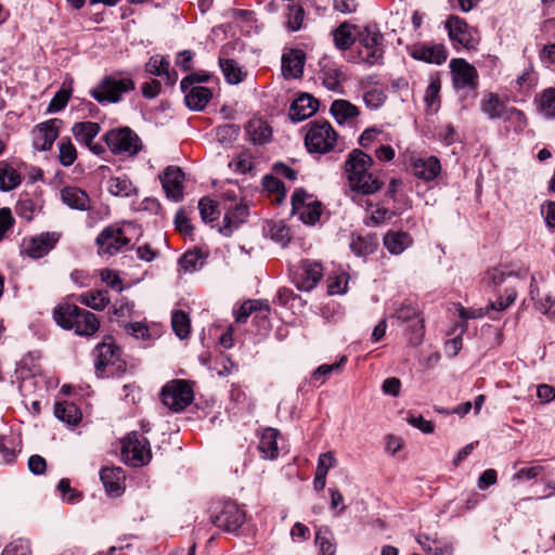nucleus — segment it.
<instances>
[{"label":"nucleus","mask_w":555,"mask_h":555,"mask_svg":"<svg viewBox=\"0 0 555 555\" xmlns=\"http://www.w3.org/2000/svg\"><path fill=\"white\" fill-rule=\"evenodd\" d=\"M293 212L298 215L305 224H314L321 217L322 205L305 190H296L292 196Z\"/></svg>","instance_id":"nucleus-9"},{"label":"nucleus","mask_w":555,"mask_h":555,"mask_svg":"<svg viewBox=\"0 0 555 555\" xmlns=\"http://www.w3.org/2000/svg\"><path fill=\"white\" fill-rule=\"evenodd\" d=\"M210 89L202 86H191L184 92V100L192 111H203L211 99Z\"/></svg>","instance_id":"nucleus-26"},{"label":"nucleus","mask_w":555,"mask_h":555,"mask_svg":"<svg viewBox=\"0 0 555 555\" xmlns=\"http://www.w3.org/2000/svg\"><path fill=\"white\" fill-rule=\"evenodd\" d=\"M21 183L20 173L10 166L0 167V190L11 191Z\"/></svg>","instance_id":"nucleus-45"},{"label":"nucleus","mask_w":555,"mask_h":555,"mask_svg":"<svg viewBox=\"0 0 555 555\" xmlns=\"http://www.w3.org/2000/svg\"><path fill=\"white\" fill-rule=\"evenodd\" d=\"M62 202L72 209L86 211L91 209L89 195L77 186H65L61 190Z\"/></svg>","instance_id":"nucleus-22"},{"label":"nucleus","mask_w":555,"mask_h":555,"mask_svg":"<svg viewBox=\"0 0 555 555\" xmlns=\"http://www.w3.org/2000/svg\"><path fill=\"white\" fill-rule=\"evenodd\" d=\"M416 60L427 63L441 64L448 57V51L443 44L421 46L414 49L412 53Z\"/></svg>","instance_id":"nucleus-24"},{"label":"nucleus","mask_w":555,"mask_h":555,"mask_svg":"<svg viewBox=\"0 0 555 555\" xmlns=\"http://www.w3.org/2000/svg\"><path fill=\"white\" fill-rule=\"evenodd\" d=\"M480 108L490 119L503 118L507 112L505 104L494 93H488L482 98Z\"/></svg>","instance_id":"nucleus-32"},{"label":"nucleus","mask_w":555,"mask_h":555,"mask_svg":"<svg viewBox=\"0 0 555 555\" xmlns=\"http://www.w3.org/2000/svg\"><path fill=\"white\" fill-rule=\"evenodd\" d=\"M219 64L229 83L236 85L243 80L244 74L235 61L220 59Z\"/></svg>","instance_id":"nucleus-43"},{"label":"nucleus","mask_w":555,"mask_h":555,"mask_svg":"<svg viewBox=\"0 0 555 555\" xmlns=\"http://www.w3.org/2000/svg\"><path fill=\"white\" fill-rule=\"evenodd\" d=\"M100 130V125L92 121L76 122L72 128V132L76 141L89 147V150L96 155L104 152L102 144L93 143V140L99 134Z\"/></svg>","instance_id":"nucleus-15"},{"label":"nucleus","mask_w":555,"mask_h":555,"mask_svg":"<svg viewBox=\"0 0 555 555\" xmlns=\"http://www.w3.org/2000/svg\"><path fill=\"white\" fill-rule=\"evenodd\" d=\"M357 40L365 53V60L370 64L377 63L384 54V36L376 24H367L357 31Z\"/></svg>","instance_id":"nucleus-5"},{"label":"nucleus","mask_w":555,"mask_h":555,"mask_svg":"<svg viewBox=\"0 0 555 555\" xmlns=\"http://www.w3.org/2000/svg\"><path fill=\"white\" fill-rule=\"evenodd\" d=\"M410 167L413 175L424 181H433L441 172V164L436 156H412Z\"/></svg>","instance_id":"nucleus-16"},{"label":"nucleus","mask_w":555,"mask_h":555,"mask_svg":"<svg viewBox=\"0 0 555 555\" xmlns=\"http://www.w3.org/2000/svg\"><path fill=\"white\" fill-rule=\"evenodd\" d=\"M234 169L241 173H246L254 168V158L249 152L241 153L233 163L230 164Z\"/></svg>","instance_id":"nucleus-59"},{"label":"nucleus","mask_w":555,"mask_h":555,"mask_svg":"<svg viewBox=\"0 0 555 555\" xmlns=\"http://www.w3.org/2000/svg\"><path fill=\"white\" fill-rule=\"evenodd\" d=\"M78 301L93 310L102 311L109 304V297L106 291H93L80 294Z\"/></svg>","instance_id":"nucleus-37"},{"label":"nucleus","mask_w":555,"mask_h":555,"mask_svg":"<svg viewBox=\"0 0 555 555\" xmlns=\"http://www.w3.org/2000/svg\"><path fill=\"white\" fill-rule=\"evenodd\" d=\"M372 165L373 159L370 155L358 149L351 151L346 162L348 182L356 181L357 183L361 177H366V175L371 173L370 167Z\"/></svg>","instance_id":"nucleus-14"},{"label":"nucleus","mask_w":555,"mask_h":555,"mask_svg":"<svg viewBox=\"0 0 555 555\" xmlns=\"http://www.w3.org/2000/svg\"><path fill=\"white\" fill-rule=\"evenodd\" d=\"M57 490L62 494V501L65 503L74 504L79 502L81 494L70 487L69 479L63 478L57 483Z\"/></svg>","instance_id":"nucleus-52"},{"label":"nucleus","mask_w":555,"mask_h":555,"mask_svg":"<svg viewBox=\"0 0 555 555\" xmlns=\"http://www.w3.org/2000/svg\"><path fill=\"white\" fill-rule=\"evenodd\" d=\"M205 256L201 250L186 251L179 260V264L185 272H192L203 267Z\"/></svg>","instance_id":"nucleus-44"},{"label":"nucleus","mask_w":555,"mask_h":555,"mask_svg":"<svg viewBox=\"0 0 555 555\" xmlns=\"http://www.w3.org/2000/svg\"><path fill=\"white\" fill-rule=\"evenodd\" d=\"M69 98H70L69 91H67L65 89L59 90L55 93V95L53 96V99L51 100V102L48 106V111L50 113L60 112L61 109H63L66 106Z\"/></svg>","instance_id":"nucleus-61"},{"label":"nucleus","mask_w":555,"mask_h":555,"mask_svg":"<svg viewBox=\"0 0 555 555\" xmlns=\"http://www.w3.org/2000/svg\"><path fill=\"white\" fill-rule=\"evenodd\" d=\"M54 415L57 420L69 426H75L81 420V412L72 402H56L54 405Z\"/></svg>","instance_id":"nucleus-33"},{"label":"nucleus","mask_w":555,"mask_h":555,"mask_svg":"<svg viewBox=\"0 0 555 555\" xmlns=\"http://www.w3.org/2000/svg\"><path fill=\"white\" fill-rule=\"evenodd\" d=\"M359 27L348 22L341 23L333 30V40L337 49L346 51L357 41Z\"/></svg>","instance_id":"nucleus-25"},{"label":"nucleus","mask_w":555,"mask_h":555,"mask_svg":"<svg viewBox=\"0 0 555 555\" xmlns=\"http://www.w3.org/2000/svg\"><path fill=\"white\" fill-rule=\"evenodd\" d=\"M53 319L61 327L65 330L74 328L75 333L81 336H91L100 327V321L94 313L72 304L55 307Z\"/></svg>","instance_id":"nucleus-1"},{"label":"nucleus","mask_w":555,"mask_h":555,"mask_svg":"<svg viewBox=\"0 0 555 555\" xmlns=\"http://www.w3.org/2000/svg\"><path fill=\"white\" fill-rule=\"evenodd\" d=\"M305 57L300 51H292L282 57V72L285 78H298L302 74Z\"/></svg>","instance_id":"nucleus-30"},{"label":"nucleus","mask_w":555,"mask_h":555,"mask_svg":"<svg viewBox=\"0 0 555 555\" xmlns=\"http://www.w3.org/2000/svg\"><path fill=\"white\" fill-rule=\"evenodd\" d=\"M305 144L310 153L325 154L334 150L337 133L327 120H315L308 124Z\"/></svg>","instance_id":"nucleus-2"},{"label":"nucleus","mask_w":555,"mask_h":555,"mask_svg":"<svg viewBox=\"0 0 555 555\" xmlns=\"http://www.w3.org/2000/svg\"><path fill=\"white\" fill-rule=\"evenodd\" d=\"M101 481L105 490L114 495H119L124 488L125 473L120 467H105L100 472Z\"/></svg>","instance_id":"nucleus-23"},{"label":"nucleus","mask_w":555,"mask_h":555,"mask_svg":"<svg viewBox=\"0 0 555 555\" xmlns=\"http://www.w3.org/2000/svg\"><path fill=\"white\" fill-rule=\"evenodd\" d=\"M305 11L299 5H292L287 14V26L291 30H299L302 26Z\"/></svg>","instance_id":"nucleus-58"},{"label":"nucleus","mask_w":555,"mask_h":555,"mask_svg":"<svg viewBox=\"0 0 555 555\" xmlns=\"http://www.w3.org/2000/svg\"><path fill=\"white\" fill-rule=\"evenodd\" d=\"M121 456L127 465L133 467L147 464L151 460L149 441L137 433L129 434L122 442Z\"/></svg>","instance_id":"nucleus-6"},{"label":"nucleus","mask_w":555,"mask_h":555,"mask_svg":"<svg viewBox=\"0 0 555 555\" xmlns=\"http://www.w3.org/2000/svg\"><path fill=\"white\" fill-rule=\"evenodd\" d=\"M171 326L175 334L184 339L190 335L191 320L188 313L182 310H177L171 315Z\"/></svg>","instance_id":"nucleus-41"},{"label":"nucleus","mask_w":555,"mask_h":555,"mask_svg":"<svg viewBox=\"0 0 555 555\" xmlns=\"http://www.w3.org/2000/svg\"><path fill=\"white\" fill-rule=\"evenodd\" d=\"M323 86L332 91H340L344 81L343 72L334 65H324L320 72Z\"/></svg>","instance_id":"nucleus-35"},{"label":"nucleus","mask_w":555,"mask_h":555,"mask_svg":"<svg viewBox=\"0 0 555 555\" xmlns=\"http://www.w3.org/2000/svg\"><path fill=\"white\" fill-rule=\"evenodd\" d=\"M455 309L457 311L460 319L462 320V323L460 324L461 334L466 332V330H467L466 321L468 319H479L485 315V312L482 309H473V308L466 309L461 305H457L455 307Z\"/></svg>","instance_id":"nucleus-57"},{"label":"nucleus","mask_w":555,"mask_h":555,"mask_svg":"<svg viewBox=\"0 0 555 555\" xmlns=\"http://www.w3.org/2000/svg\"><path fill=\"white\" fill-rule=\"evenodd\" d=\"M409 234L404 232L389 231L384 237V245L393 255L401 254L411 244Z\"/></svg>","instance_id":"nucleus-36"},{"label":"nucleus","mask_w":555,"mask_h":555,"mask_svg":"<svg viewBox=\"0 0 555 555\" xmlns=\"http://www.w3.org/2000/svg\"><path fill=\"white\" fill-rule=\"evenodd\" d=\"M1 555H31L30 543L25 539H16L4 547Z\"/></svg>","instance_id":"nucleus-53"},{"label":"nucleus","mask_w":555,"mask_h":555,"mask_svg":"<svg viewBox=\"0 0 555 555\" xmlns=\"http://www.w3.org/2000/svg\"><path fill=\"white\" fill-rule=\"evenodd\" d=\"M104 140L111 152L115 155L134 156L142 149L140 138L128 127L107 131Z\"/></svg>","instance_id":"nucleus-3"},{"label":"nucleus","mask_w":555,"mask_h":555,"mask_svg":"<svg viewBox=\"0 0 555 555\" xmlns=\"http://www.w3.org/2000/svg\"><path fill=\"white\" fill-rule=\"evenodd\" d=\"M145 70L155 76H169V62L160 55H154L145 65Z\"/></svg>","instance_id":"nucleus-47"},{"label":"nucleus","mask_w":555,"mask_h":555,"mask_svg":"<svg viewBox=\"0 0 555 555\" xmlns=\"http://www.w3.org/2000/svg\"><path fill=\"white\" fill-rule=\"evenodd\" d=\"M162 185L169 198L180 201L183 196L184 173L180 167L169 166L160 176Z\"/></svg>","instance_id":"nucleus-18"},{"label":"nucleus","mask_w":555,"mask_h":555,"mask_svg":"<svg viewBox=\"0 0 555 555\" xmlns=\"http://www.w3.org/2000/svg\"><path fill=\"white\" fill-rule=\"evenodd\" d=\"M453 85L456 89H476L478 73L476 68L464 59H453L450 62Z\"/></svg>","instance_id":"nucleus-11"},{"label":"nucleus","mask_w":555,"mask_h":555,"mask_svg":"<svg viewBox=\"0 0 555 555\" xmlns=\"http://www.w3.org/2000/svg\"><path fill=\"white\" fill-rule=\"evenodd\" d=\"M134 305L126 299L117 301L113 307V314L115 320L122 327V324L127 323L126 320L131 318L133 314Z\"/></svg>","instance_id":"nucleus-48"},{"label":"nucleus","mask_w":555,"mask_h":555,"mask_svg":"<svg viewBox=\"0 0 555 555\" xmlns=\"http://www.w3.org/2000/svg\"><path fill=\"white\" fill-rule=\"evenodd\" d=\"M319 108V102L310 94H301L292 104L289 117L294 121H301L312 116Z\"/></svg>","instance_id":"nucleus-21"},{"label":"nucleus","mask_w":555,"mask_h":555,"mask_svg":"<svg viewBox=\"0 0 555 555\" xmlns=\"http://www.w3.org/2000/svg\"><path fill=\"white\" fill-rule=\"evenodd\" d=\"M406 421L411 426L420 429L424 434H433L435 430L434 424L425 420L422 415H410Z\"/></svg>","instance_id":"nucleus-62"},{"label":"nucleus","mask_w":555,"mask_h":555,"mask_svg":"<svg viewBox=\"0 0 555 555\" xmlns=\"http://www.w3.org/2000/svg\"><path fill=\"white\" fill-rule=\"evenodd\" d=\"M279 430L275 428H264L260 436L259 451L266 460H274L279 455L278 438Z\"/></svg>","instance_id":"nucleus-27"},{"label":"nucleus","mask_w":555,"mask_h":555,"mask_svg":"<svg viewBox=\"0 0 555 555\" xmlns=\"http://www.w3.org/2000/svg\"><path fill=\"white\" fill-rule=\"evenodd\" d=\"M61 125L62 120L59 118L37 125L31 132L34 147L40 152L50 151L59 137Z\"/></svg>","instance_id":"nucleus-10"},{"label":"nucleus","mask_w":555,"mask_h":555,"mask_svg":"<svg viewBox=\"0 0 555 555\" xmlns=\"http://www.w3.org/2000/svg\"><path fill=\"white\" fill-rule=\"evenodd\" d=\"M198 209L203 221L211 222L217 219L219 211L212 199L204 197L198 202Z\"/></svg>","instance_id":"nucleus-54"},{"label":"nucleus","mask_w":555,"mask_h":555,"mask_svg":"<svg viewBox=\"0 0 555 555\" xmlns=\"http://www.w3.org/2000/svg\"><path fill=\"white\" fill-rule=\"evenodd\" d=\"M537 111L547 119L555 118V88L544 89L534 99Z\"/></svg>","instance_id":"nucleus-31"},{"label":"nucleus","mask_w":555,"mask_h":555,"mask_svg":"<svg viewBox=\"0 0 555 555\" xmlns=\"http://www.w3.org/2000/svg\"><path fill=\"white\" fill-rule=\"evenodd\" d=\"M240 127L233 124H225L217 128V138L221 143H231L238 137Z\"/></svg>","instance_id":"nucleus-55"},{"label":"nucleus","mask_w":555,"mask_h":555,"mask_svg":"<svg viewBox=\"0 0 555 555\" xmlns=\"http://www.w3.org/2000/svg\"><path fill=\"white\" fill-rule=\"evenodd\" d=\"M330 112L339 125L352 121L360 114L359 108L347 100L333 101Z\"/></svg>","instance_id":"nucleus-28"},{"label":"nucleus","mask_w":555,"mask_h":555,"mask_svg":"<svg viewBox=\"0 0 555 555\" xmlns=\"http://www.w3.org/2000/svg\"><path fill=\"white\" fill-rule=\"evenodd\" d=\"M347 361V357L343 356L338 362H335L333 364H322L320 365L312 374V380L319 382L320 385L325 383V377L330 375L331 373L339 370L341 365Z\"/></svg>","instance_id":"nucleus-49"},{"label":"nucleus","mask_w":555,"mask_h":555,"mask_svg":"<svg viewBox=\"0 0 555 555\" xmlns=\"http://www.w3.org/2000/svg\"><path fill=\"white\" fill-rule=\"evenodd\" d=\"M386 100V94L380 88H373L363 94L365 105L371 109L379 108Z\"/></svg>","instance_id":"nucleus-51"},{"label":"nucleus","mask_w":555,"mask_h":555,"mask_svg":"<svg viewBox=\"0 0 555 555\" xmlns=\"http://www.w3.org/2000/svg\"><path fill=\"white\" fill-rule=\"evenodd\" d=\"M248 208L244 205L236 206L232 210H228L224 214L223 225L221 228V233L224 235H230L234 229L242 223L247 217Z\"/></svg>","instance_id":"nucleus-34"},{"label":"nucleus","mask_w":555,"mask_h":555,"mask_svg":"<svg viewBox=\"0 0 555 555\" xmlns=\"http://www.w3.org/2000/svg\"><path fill=\"white\" fill-rule=\"evenodd\" d=\"M122 328L125 332L134 337L135 339L149 340L151 339V334L147 325L143 322H129L122 324Z\"/></svg>","instance_id":"nucleus-50"},{"label":"nucleus","mask_w":555,"mask_h":555,"mask_svg":"<svg viewBox=\"0 0 555 555\" xmlns=\"http://www.w3.org/2000/svg\"><path fill=\"white\" fill-rule=\"evenodd\" d=\"M160 398L169 410L181 412L192 403L194 392L188 380L173 379L163 387Z\"/></svg>","instance_id":"nucleus-4"},{"label":"nucleus","mask_w":555,"mask_h":555,"mask_svg":"<svg viewBox=\"0 0 555 555\" xmlns=\"http://www.w3.org/2000/svg\"><path fill=\"white\" fill-rule=\"evenodd\" d=\"M256 311L268 312L269 305L261 300H247L235 312V320L238 323H245L247 318Z\"/></svg>","instance_id":"nucleus-42"},{"label":"nucleus","mask_w":555,"mask_h":555,"mask_svg":"<svg viewBox=\"0 0 555 555\" xmlns=\"http://www.w3.org/2000/svg\"><path fill=\"white\" fill-rule=\"evenodd\" d=\"M270 235L273 241L285 246L291 241V231L282 222H275L270 228Z\"/></svg>","instance_id":"nucleus-56"},{"label":"nucleus","mask_w":555,"mask_h":555,"mask_svg":"<svg viewBox=\"0 0 555 555\" xmlns=\"http://www.w3.org/2000/svg\"><path fill=\"white\" fill-rule=\"evenodd\" d=\"M134 89V82L130 78L106 77L101 83L92 89V96L100 103H116L121 95Z\"/></svg>","instance_id":"nucleus-8"},{"label":"nucleus","mask_w":555,"mask_h":555,"mask_svg":"<svg viewBox=\"0 0 555 555\" xmlns=\"http://www.w3.org/2000/svg\"><path fill=\"white\" fill-rule=\"evenodd\" d=\"M77 158V152L74 144L69 139H62L59 144V159L60 163L68 167L74 164Z\"/></svg>","instance_id":"nucleus-46"},{"label":"nucleus","mask_w":555,"mask_h":555,"mask_svg":"<svg viewBox=\"0 0 555 555\" xmlns=\"http://www.w3.org/2000/svg\"><path fill=\"white\" fill-rule=\"evenodd\" d=\"M102 282H104L107 286L118 292L122 291L121 280L118 274L109 269H104L100 273Z\"/></svg>","instance_id":"nucleus-63"},{"label":"nucleus","mask_w":555,"mask_h":555,"mask_svg":"<svg viewBox=\"0 0 555 555\" xmlns=\"http://www.w3.org/2000/svg\"><path fill=\"white\" fill-rule=\"evenodd\" d=\"M446 28L453 43H457L467 50L476 49L479 44L480 37L477 29L459 16L451 15L446 21Z\"/></svg>","instance_id":"nucleus-7"},{"label":"nucleus","mask_w":555,"mask_h":555,"mask_svg":"<svg viewBox=\"0 0 555 555\" xmlns=\"http://www.w3.org/2000/svg\"><path fill=\"white\" fill-rule=\"evenodd\" d=\"M15 444L8 437H0V453L2 454L5 463H11L15 457Z\"/></svg>","instance_id":"nucleus-64"},{"label":"nucleus","mask_w":555,"mask_h":555,"mask_svg":"<svg viewBox=\"0 0 555 555\" xmlns=\"http://www.w3.org/2000/svg\"><path fill=\"white\" fill-rule=\"evenodd\" d=\"M351 191L363 194L371 195L379 191L383 186V181L379 180L373 172L366 175V177H361L360 181L356 183V181L349 183Z\"/></svg>","instance_id":"nucleus-38"},{"label":"nucleus","mask_w":555,"mask_h":555,"mask_svg":"<svg viewBox=\"0 0 555 555\" xmlns=\"http://www.w3.org/2000/svg\"><path fill=\"white\" fill-rule=\"evenodd\" d=\"M314 543L319 548V555H335L336 544L331 529L327 526L320 527L315 533Z\"/></svg>","instance_id":"nucleus-39"},{"label":"nucleus","mask_w":555,"mask_h":555,"mask_svg":"<svg viewBox=\"0 0 555 555\" xmlns=\"http://www.w3.org/2000/svg\"><path fill=\"white\" fill-rule=\"evenodd\" d=\"M245 522V513L234 503L224 504L216 516L215 524L230 532L236 531Z\"/></svg>","instance_id":"nucleus-19"},{"label":"nucleus","mask_w":555,"mask_h":555,"mask_svg":"<svg viewBox=\"0 0 555 555\" xmlns=\"http://www.w3.org/2000/svg\"><path fill=\"white\" fill-rule=\"evenodd\" d=\"M108 191L112 195L119 197H129L137 192L134 185L126 176L111 178L108 180Z\"/></svg>","instance_id":"nucleus-40"},{"label":"nucleus","mask_w":555,"mask_h":555,"mask_svg":"<svg viewBox=\"0 0 555 555\" xmlns=\"http://www.w3.org/2000/svg\"><path fill=\"white\" fill-rule=\"evenodd\" d=\"M96 353L95 372L102 377L105 370L119 360L120 350L112 343H102L96 347Z\"/></svg>","instance_id":"nucleus-20"},{"label":"nucleus","mask_w":555,"mask_h":555,"mask_svg":"<svg viewBox=\"0 0 555 555\" xmlns=\"http://www.w3.org/2000/svg\"><path fill=\"white\" fill-rule=\"evenodd\" d=\"M246 134L254 144L261 145L270 141L272 130L264 120L255 118L248 121Z\"/></svg>","instance_id":"nucleus-29"},{"label":"nucleus","mask_w":555,"mask_h":555,"mask_svg":"<svg viewBox=\"0 0 555 555\" xmlns=\"http://www.w3.org/2000/svg\"><path fill=\"white\" fill-rule=\"evenodd\" d=\"M59 241L55 233H42L24 242L23 253L30 258L38 259L46 256Z\"/></svg>","instance_id":"nucleus-17"},{"label":"nucleus","mask_w":555,"mask_h":555,"mask_svg":"<svg viewBox=\"0 0 555 555\" xmlns=\"http://www.w3.org/2000/svg\"><path fill=\"white\" fill-rule=\"evenodd\" d=\"M337 465V460L334 455V452L328 451L320 454L318 459V465L315 468V473L327 475L328 469L335 467Z\"/></svg>","instance_id":"nucleus-60"},{"label":"nucleus","mask_w":555,"mask_h":555,"mask_svg":"<svg viewBox=\"0 0 555 555\" xmlns=\"http://www.w3.org/2000/svg\"><path fill=\"white\" fill-rule=\"evenodd\" d=\"M128 243L129 240L124 235L122 230L113 227L105 228L96 237V245L101 255H116Z\"/></svg>","instance_id":"nucleus-12"},{"label":"nucleus","mask_w":555,"mask_h":555,"mask_svg":"<svg viewBox=\"0 0 555 555\" xmlns=\"http://www.w3.org/2000/svg\"><path fill=\"white\" fill-rule=\"evenodd\" d=\"M323 278V267L318 261L302 260L296 272L295 283L300 291L313 289Z\"/></svg>","instance_id":"nucleus-13"}]
</instances>
